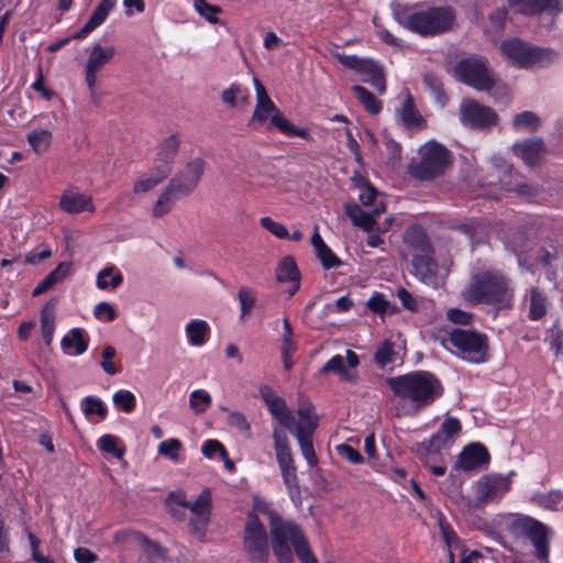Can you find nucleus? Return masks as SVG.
<instances>
[{"instance_id":"obj_1","label":"nucleus","mask_w":563,"mask_h":563,"mask_svg":"<svg viewBox=\"0 0 563 563\" xmlns=\"http://www.w3.org/2000/svg\"><path fill=\"white\" fill-rule=\"evenodd\" d=\"M387 384L397 399L396 416L417 415L443 395L441 380L427 371H416L390 377Z\"/></svg>"},{"instance_id":"obj_2","label":"nucleus","mask_w":563,"mask_h":563,"mask_svg":"<svg viewBox=\"0 0 563 563\" xmlns=\"http://www.w3.org/2000/svg\"><path fill=\"white\" fill-rule=\"evenodd\" d=\"M264 401L271 415L277 420L278 424L273 429V441L276 453V461L283 477V482L291 499L300 495L297 468L290 450L289 440L283 428L292 431L295 418L288 409L285 400L273 391L263 394Z\"/></svg>"},{"instance_id":"obj_3","label":"nucleus","mask_w":563,"mask_h":563,"mask_svg":"<svg viewBox=\"0 0 563 563\" xmlns=\"http://www.w3.org/2000/svg\"><path fill=\"white\" fill-rule=\"evenodd\" d=\"M461 295L472 306L484 303L498 311L510 310L514 306L515 288L501 272L486 269L473 274Z\"/></svg>"},{"instance_id":"obj_4","label":"nucleus","mask_w":563,"mask_h":563,"mask_svg":"<svg viewBox=\"0 0 563 563\" xmlns=\"http://www.w3.org/2000/svg\"><path fill=\"white\" fill-rule=\"evenodd\" d=\"M393 14L399 24L421 35L445 32L455 20V13L451 8H428L413 11L400 4H395L393 5Z\"/></svg>"},{"instance_id":"obj_5","label":"nucleus","mask_w":563,"mask_h":563,"mask_svg":"<svg viewBox=\"0 0 563 563\" xmlns=\"http://www.w3.org/2000/svg\"><path fill=\"white\" fill-rule=\"evenodd\" d=\"M253 84L256 95V104L249 122L252 128L258 129L265 126L268 130L277 129L286 136H298L305 140L310 139V133L307 129L295 126L284 117L257 77L253 78Z\"/></svg>"},{"instance_id":"obj_6","label":"nucleus","mask_w":563,"mask_h":563,"mask_svg":"<svg viewBox=\"0 0 563 563\" xmlns=\"http://www.w3.org/2000/svg\"><path fill=\"white\" fill-rule=\"evenodd\" d=\"M294 548L301 563H318L302 530L295 522H272V549L279 563H292Z\"/></svg>"},{"instance_id":"obj_7","label":"nucleus","mask_w":563,"mask_h":563,"mask_svg":"<svg viewBox=\"0 0 563 563\" xmlns=\"http://www.w3.org/2000/svg\"><path fill=\"white\" fill-rule=\"evenodd\" d=\"M507 532L516 540L529 539L534 548L536 558L541 563H549L551 530L539 520L512 515L505 521Z\"/></svg>"},{"instance_id":"obj_8","label":"nucleus","mask_w":563,"mask_h":563,"mask_svg":"<svg viewBox=\"0 0 563 563\" xmlns=\"http://www.w3.org/2000/svg\"><path fill=\"white\" fill-rule=\"evenodd\" d=\"M442 344L465 361L483 363L487 360V342L481 333L455 329L442 340Z\"/></svg>"},{"instance_id":"obj_9","label":"nucleus","mask_w":563,"mask_h":563,"mask_svg":"<svg viewBox=\"0 0 563 563\" xmlns=\"http://www.w3.org/2000/svg\"><path fill=\"white\" fill-rule=\"evenodd\" d=\"M500 52L508 63L518 68L541 66L554 57L552 51L534 47L517 37L504 41Z\"/></svg>"},{"instance_id":"obj_10","label":"nucleus","mask_w":563,"mask_h":563,"mask_svg":"<svg viewBox=\"0 0 563 563\" xmlns=\"http://www.w3.org/2000/svg\"><path fill=\"white\" fill-rule=\"evenodd\" d=\"M379 196L380 192L373 186L366 187L364 190L358 192V200L364 207L373 206L371 211H364L355 202H346L344 205L345 213L355 227L365 231L374 230L376 218L385 212V203L378 199Z\"/></svg>"},{"instance_id":"obj_11","label":"nucleus","mask_w":563,"mask_h":563,"mask_svg":"<svg viewBox=\"0 0 563 563\" xmlns=\"http://www.w3.org/2000/svg\"><path fill=\"white\" fill-rule=\"evenodd\" d=\"M420 159L409 165L411 176L419 179H430L442 174L450 162L449 151L435 143H426L420 150Z\"/></svg>"},{"instance_id":"obj_12","label":"nucleus","mask_w":563,"mask_h":563,"mask_svg":"<svg viewBox=\"0 0 563 563\" xmlns=\"http://www.w3.org/2000/svg\"><path fill=\"white\" fill-rule=\"evenodd\" d=\"M243 551L253 563H266L269 556V542L266 529L257 516L247 517L244 534Z\"/></svg>"},{"instance_id":"obj_13","label":"nucleus","mask_w":563,"mask_h":563,"mask_svg":"<svg viewBox=\"0 0 563 563\" xmlns=\"http://www.w3.org/2000/svg\"><path fill=\"white\" fill-rule=\"evenodd\" d=\"M461 432V423L457 418L448 417L441 423L438 432L433 434L428 442L421 443L418 453L421 461L429 464V457L433 460L435 455L449 444H451Z\"/></svg>"},{"instance_id":"obj_14","label":"nucleus","mask_w":563,"mask_h":563,"mask_svg":"<svg viewBox=\"0 0 563 563\" xmlns=\"http://www.w3.org/2000/svg\"><path fill=\"white\" fill-rule=\"evenodd\" d=\"M510 477L501 474H486L474 484L475 504L483 506L498 503L510 489Z\"/></svg>"},{"instance_id":"obj_15","label":"nucleus","mask_w":563,"mask_h":563,"mask_svg":"<svg viewBox=\"0 0 563 563\" xmlns=\"http://www.w3.org/2000/svg\"><path fill=\"white\" fill-rule=\"evenodd\" d=\"M87 52L88 56L85 63V81L90 90L91 101L97 104L98 101L95 95L97 76L101 71L102 67L113 59L115 55V47L112 45L103 46L101 44H93L87 49Z\"/></svg>"},{"instance_id":"obj_16","label":"nucleus","mask_w":563,"mask_h":563,"mask_svg":"<svg viewBox=\"0 0 563 563\" xmlns=\"http://www.w3.org/2000/svg\"><path fill=\"white\" fill-rule=\"evenodd\" d=\"M456 75L463 82L477 90H488L495 79L482 58H467L461 60L456 66Z\"/></svg>"},{"instance_id":"obj_17","label":"nucleus","mask_w":563,"mask_h":563,"mask_svg":"<svg viewBox=\"0 0 563 563\" xmlns=\"http://www.w3.org/2000/svg\"><path fill=\"white\" fill-rule=\"evenodd\" d=\"M496 112L475 100L464 99L460 106V120L463 125L473 129H487L497 123Z\"/></svg>"},{"instance_id":"obj_18","label":"nucleus","mask_w":563,"mask_h":563,"mask_svg":"<svg viewBox=\"0 0 563 563\" xmlns=\"http://www.w3.org/2000/svg\"><path fill=\"white\" fill-rule=\"evenodd\" d=\"M205 167L206 163L202 158H192L169 180L170 189H175L183 197L190 195L197 188Z\"/></svg>"},{"instance_id":"obj_19","label":"nucleus","mask_w":563,"mask_h":563,"mask_svg":"<svg viewBox=\"0 0 563 563\" xmlns=\"http://www.w3.org/2000/svg\"><path fill=\"white\" fill-rule=\"evenodd\" d=\"M405 249L402 257L405 260H412L428 254H433L432 246L424 230L420 227H410L404 235Z\"/></svg>"},{"instance_id":"obj_20","label":"nucleus","mask_w":563,"mask_h":563,"mask_svg":"<svg viewBox=\"0 0 563 563\" xmlns=\"http://www.w3.org/2000/svg\"><path fill=\"white\" fill-rule=\"evenodd\" d=\"M58 207L62 211L70 214L93 213L96 211L92 197L75 187H69L63 191Z\"/></svg>"},{"instance_id":"obj_21","label":"nucleus","mask_w":563,"mask_h":563,"mask_svg":"<svg viewBox=\"0 0 563 563\" xmlns=\"http://www.w3.org/2000/svg\"><path fill=\"white\" fill-rule=\"evenodd\" d=\"M489 454L481 443H471L459 453L454 467L464 472L474 471L487 465Z\"/></svg>"},{"instance_id":"obj_22","label":"nucleus","mask_w":563,"mask_h":563,"mask_svg":"<svg viewBox=\"0 0 563 563\" xmlns=\"http://www.w3.org/2000/svg\"><path fill=\"white\" fill-rule=\"evenodd\" d=\"M187 508L191 512L189 525L192 532L200 539L203 538L206 527L209 522L210 493L207 490L202 492L192 504L189 503V507Z\"/></svg>"},{"instance_id":"obj_23","label":"nucleus","mask_w":563,"mask_h":563,"mask_svg":"<svg viewBox=\"0 0 563 563\" xmlns=\"http://www.w3.org/2000/svg\"><path fill=\"white\" fill-rule=\"evenodd\" d=\"M275 276L278 283L289 285L287 289L289 296L295 295L299 290L301 275L292 256L286 255L278 261Z\"/></svg>"},{"instance_id":"obj_24","label":"nucleus","mask_w":563,"mask_h":563,"mask_svg":"<svg viewBox=\"0 0 563 563\" xmlns=\"http://www.w3.org/2000/svg\"><path fill=\"white\" fill-rule=\"evenodd\" d=\"M433 254L409 260L411 263L410 273L422 284L438 287V264L433 260Z\"/></svg>"},{"instance_id":"obj_25","label":"nucleus","mask_w":563,"mask_h":563,"mask_svg":"<svg viewBox=\"0 0 563 563\" xmlns=\"http://www.w3.org/2000/svg\"><path fill=\"white\" fill-rule=\"evenodd\" d=\"M507 2L515 11L527 15L541 12L558 14L563 11L562 0H507Z\"/></svg>"},{"instance_id":"obj_26","label":"nucleus","mask_w":563,"mask_h":563,"mask_svg":"<svg viewBox=\"0 0 563 563\" xmlns=\"http://www.w3.org/2000/svg\"><path fill=\"white\" fill-rule=\"evenodd\" d=\"M514 154L521 158L526 165H537L545 154L544 144L540 139H526L512 145Z\"/></svg>"},{"instance_id":"obj_27","label":"nucleus","mask_w":563,"mask_h":563,"mask_svg":"<svg viewBox=\"0 0 563 563\" xmlns=\"http://www.w3.org/2000/svg\"><path fill=\"white\" fill-rule=\"evenodd\" d=\"M179 140L176 135L166 137L159 145L153 167L158 172L166 170V176L170 174L172 166L179 148Z\"/></svg>"},{"instance_id":"obj_28","label":"nucleus","mask_w":563,"mask_h":563,"mask_svg":"<svg viewBox=\"0 0 563 563\" xmlns=\"http://www.w3.org/2000/svg\"><path fill=\"white\" fill-rule=\"evenodd\" d=\"M526 301L529 306L528 317L533 321L541 320L548 313L551 305L547 294L538 287H531L527 290Z\"/></svg>"},{"instance_id":"obj_29","label":"nucleus","mask_w":563,"mask_h":563,"mask_svg":"<svg viewBox=\"0 0 563 563\" xmlns=\"http://www.w3.org/2000/svg\"><path fill=\"white\" fill-rule=\"evenodd\" d=\"M115 2L117 0H102L82 29L73 35V38L82 40L101 25L115 5Z\"/></svg>"},{"instance_id":"obj_30","label":"nucleus","mask_w":563,"mask_h":563,"mask_svg":"<svg viewBox=\"0 0 563 563\" xmlns=\"http://www.w3.org/2000/svg\"><path fill=\"white\" fill-rule=\"evenodd\" d=\"M166 170L167 169H162L158 172L152 167L147 172L140 174L133 183V194L136 196H143L152 191L156 186H158L163 180L167 178Z\"/></svg>"},{"instance_id":"obj_31","label":"nucleus","mask_w":563,"mask_h":563,"mask_svg":"<svg viewBox=\"0 0 563 563\" xmlns=\"http://www.w3.org/2000/svg\"><path fill=\"white\" fill-rule=\"evenodd\" d=\"M210 325L206 320L192 319L185 325L186 341L190 346L200 347L210 336Z\"/></svg>"},{"instance_id":"obj_32","label":"nucleus","mask_w":563,"mask_h":563,"mask_svg":"<svg viewBox=\"0 0 563 563\" xmlns=\"http://www.w3.org/2000/svg\"><path fill=\"white\" fill-rule=\"evenodd\" d=\"M133 536L148 563H164L166 561V550L162 545L142 533L136 532Z\"/></svg>"},{"instance_id":"obj_33","label":"nucleus","mask_w":563,"mask_h":563,"mask_svg":"<svg viewBox=\"0 0 563 563\" xmlns=\"http://www.w3.org/2000/svg\"><path fill=\"white\" fill-rule=\"evenodd\" d=\"M60 344L65 353L69 355H80L86 352L88 340L82 329L74 328L63 336Z\"/></svg>"},{"instance_id":"obj_34","label":"nucleus","mask_w":563,"mask_h":563,"mask_svg":"<svg viewBox=\"0 0 563 563\" xmlns=\"http://www.w3.org/2000/svg\"><path fill=\"white\" fill-rule=\"evenodd\" d=\"M311 243L314 249L317 257L320 260L322 266L325 269L338 267L341 265L338 256L331 251V249L324 243L318 229L316 228L314 233L311 238Z\"/></svg>"},{"instance_id":"obj_35","label":"nucleus","mask_w":563,"mask_h":563,"mask_svg":"<svg viewBox=\"0 0 563 563\" xmlns=\"http://www.w3.org/2000/svg\"><path fill=\"white\" fill-rule=\"evenodd\" d=\"M365 64H367L365 69H360L358 74L364 76L365 82L372 85L379 95H383L386 91V81L382 68L372 59L365 58Z\"/></svg>"},{"instance_id":"obj_36","label":"nucleus","mask_w":563,"mask_h":563,"mask_svg":"<svg viewBox=\"0 0 563 563\" xmlns=\"http://www.w3.org/2000/svg\"><path fill=\"white\" fill-rule=\"evenodd\" d=\"M290 432L297 439L301 453L307 463L310 466H314L318 460L313 449L311 437L312 432H307L306 429L301 426H296Z\"/></svg>"},{"instance_id":"obj_37","label":"nucleus","mask_w":563,"mask_h":563,"mask_svg":"<svg viewBox=\"0 0 563 563\" xmlns=\"http://www.w3.org/2000/svg\"><path fill=\"white\" fill-rule=\"evenodd\" d=\"M374 358L379 367L393 365L402 358L400 346H396L395 343L386 340L375 352Z\"/></svg>"},{"instance_id":"obj_38","label":"nucleus","mask_w":563,"mask_h":563,"mask_svg":"<svg viewBox=\"0 0 563 563\" xmlns=\"http://www.w3.org/2000/svg\"><path fill=\"white\" fill-rule=\"evenodd\" d=\"M123 283L122 273L113 265H108L97 274L96 285L99 289H117Z\"/></svg>"},{"instance_id":"obj_39","label":"nucleus","mask_w":563,"mask_h":563,"mask_svg":"<svg viewBox=\"0 0 563 563\" xmlns=\"http://www.w3.org/2000/svg\"><path fill=\"white\" fill-rule=\"evenodd\" d=\"M179 197L178 192L175 189H170L168 184L155 201L152 208V216L154 218H162L172 210L175 200Z\"/></svg>"},{"instance_id":"obj_40","label":"nucleus","mask_w":563,"mask_h":563,"mask_svg":"<svg viewBox=\"0 0 563 563\" xmlns=\"http://www.w3.org/2000/svg\"><path fill=\"white\" fill-rule=\"evenodd\" d=\"M531 500L539 507L559 511L563 508V492L551 490L548 493H536L531 496Z\"/></svg>"},{"instance_id":"obj_41","label":"nucleus","mask_w":563,"mask_h":563,"mask_svg":"<svg viewBox=\"0 0 563 563\" xmlns=\"http://www.w3.org/2000/svg\"><path fill=\"white\" fill-rule=\"evenodd\" d=\"M41 330L42 336L46 345H49L53 341L55 331V313L54 305L47 303L43 307L41 312Z\"/></svg>"},{"instance_id":"obj_42","label":"nucleus","mask_w":563,"mask_h":563,"mask_svg":"<svg viewBox=\"0 0 563 563\" xmlns=\"http://www.w3.org/2000/svg\"><path fill=\"white\" fill-rule=\"evenodd\" d=\"M97 448L104 452L112 454L117 459H122L125 453V448L121 440L113 434H103L97 441Z\"/></svg>"},{"instance_id":"obj_43","label":"nucleus","mask_w":563,"mask_h":563,"mask_svg":"<svg viewBox=\"0 0 563 563\" xmlns=\"http://www.w3.org/2000/svg\"><path fill=\"white\" fill-rule=\"evenodd\" d=\"M27 142L36 154H42L52 143V132L45 129L34 130L27 134Z\"/></svg>"},{"instance_id":"obj_44","label":"nucleus","mask_w":563,"mask_h":563,"mask_svg":"<svg viewBox=\"0 0 563 563\" xmlns=\"http://www.w3.org/2000/svg\"><path fill=\"white\" fill-rule=\"evenodd\" d=\"M399 114L401 122L408 129L418 128L422 123V118L416 110L410 96L406 97Z\"/></svg>"},{"instance_id":"obj_45","label":"nucleus","mask_w":563,"mask_h":563,"mask_svg":"<svg viewBox=\"0 0 563 563\" xmlns=\"http://www.w3.org/2000/svg\"><path fill=\"white\" fill-rule=\"evenodd\" d=\"M540 125L539 117L531 111H523L512 120V126L518 132H533Z\"/></svg>"},{"instance_id":"obj_46","label":"nucleus","mask_w":563,"mask_h":563,"mask_svg":"<svg viewBox=\"0 0 563 563\" xmlns=\"http://www.w3.org/2000/svg\"><path fill=\"white\" fill-rule=\"evenodd\" d=\"M211 401V395L205 389H195L189 394V408L195 415L206 412Z\"/></svg>"},{"instance_id":"obj_47","label":"nucleus","mask_w":563,"mask_h":563,"mask_svg":"<svg viewBox=\"0 0 563 563\" xmlns=\"http://www.w3.org/2000/svg\"><path fill=\"white\" fill-rule=\"evenodd\" d=\"M80 407L86 417L96 415L100 419H104L108 413L106 404L100 398L95 396H86L82 398Z\"/></svg>"},{"instance_id":"obj_48","label":"nucleus","mask_w":563,"mask_h":563,"mask_svg":"<svg viewBox=\"0 0 563 563\" xmlns=\"http://www.w3.org/2000/svg\"><path fill=\"white\" fill-rule=\"evenodd\" d=\"M353 92L361 104L372 114L382 110V101L376 99L368 90L360 85L353 86Z\"/></svg>"},{"instance_id":"obj_49","label":"nucleus","mask_w":563,"mask_h":563,"mask_svg":"<svg viewBox=\"0 0 563 563\" xmlns=\"http://www.w3.org/2000/svg\"><path fill=\"white\" fill-rule=\"evenodd\" d=\"M240 302V319L250 316L256 302V291L250 287L242 286L238 292Z\"/></svg>"},{"instance_id":"obj_50","label":"nucleus","mask_w":563,"mask_h":563,"mask_svg":"<svg viewBox=\"0 0 563 563\" xmlns=\"http://www.w3.org/2000/svg\"><path fill=\"white\" fill-rule=\"evenodd\" d=\"M344 357L341 355H334L332 358H330L322 367V373H336L341 376L344 380H353L354 375L344 366Z\"/></svg>"},{"instance_id":"obj_51","label":"nucleus","mask_w":563,"mask_h":563,"mask_svg":"<svg viewBox=\"0 0 563 563\" xmlns=\"http://www.w3.org/2000/svg\"><path fill=\"white\" fill-rule=\"evenodd\" d=\"M113 405L123 412H131L136 406L135 395L126 389L118 390L112 396Z\"/></svg>"},{"instance_id":"obj_52","label":"nucleus","mask_w":563,"mask_h":563,"mask_svg":"<svg viewBox=\"0 0 563 563\" xmlns=\"http://www.w3.org/2000/svg\"><path fill=\"white\" fill-rule=\"evenodd\" d=\"M181 448L183 443L180 440L170 438L158 444L157 452L158 454L169 459L172 462L177 463L179 461Z\"/></svg>"},{"instance_id":"obj_53","label":"nucleus","mask_w":563,"mask_h":563,"mask_svg":"<svg viewBox=\"0 0 563 563\" xmlns=\"http://www.w3.org/2000/svg\"><path fill=\"white\" fill-rule=\"evenodd\" d=\"M297 413L302 421L300 426L303 427L307 432H313L317 428V418L313 415V407L311 404H300ZM295 426L299 424L295 422Z\"/></svg>"},{"instance_id":"obj_54","label":"nucleus","mask_w":563,"mask_h":563,"mask_svg":"<svg viewBox=\"0 0 563 563\" xmlns=\"http://www.w3.org/2000/svg\"><path fill=\"white\" fill-rule=\"evenodd\" d=\"M196 12L210 23H218L217 15L221 12L220 7L208 3L205 0H192Z\"/></svg>"},{"instance_id":"obj_55","label":"nucleus","mask_w":563,"mask_h":563,"mask_svg":"<svg viewBox=\"0 0 563 563\" xmlns=\"http://www.w3.org/2000/svg\"><path fill=\"white\" fill-rule=\"evenodd\" d=\"M438 521L441 536L449 548V552H454V550H457L460 548V540L456 533L442 516L439 517Z\"/></svg>"},{"instance_id":"obj_56","label":"nucleus","mask_w":563,"mask_h":563,"mask_svg":"<svg viewBox=\"0 0 563 563\" xmlns=\"http://www.w3.org/2000/svg\"><path fill=\"white\" fill-rule=\"evenodd\" d=\"M260 224L277 239H287L289 236L286 225L282 222L275 221L271 217H262L260 219Z\"/></svg>"},{"instance_id":"obj_57","label":"nucleus","mask_w":563,"mask_h":563,"mask_svg":"<svg viewBox=\"0 0 563 563\" xmlns=\"http://www.w3.org/2000/svg\"><path fill=\"white\" fill-rule=\"evenodd\" d=\"M297 345L294 339L292 329L290 327L288 318L283 319V334H282V354L295 353Z\"/></svg>"},{"instance_id":"obj_58","label":"nucleus","mask_w":563,"mask_h":563,"mask_svg":"<svg viewBox=\"0 0 563 563\" xmlns=\"http://www.w3.org/2000/svg\"><path fill=\"white\" fill-rule=\"evenodd\" d=\"M253 509L255 512H260V514H264L268 517V520H269V531L272 532V522H273V519L274 517L280 521V522H285V520H283L278 515L277 512H275L274 510L271 509V506L269 504L260 498V497H254V503H253ZM286 522H290L289 520H286Z\"/></svg>"},{"instance_id":"obj_59","label":"nucleus","mask_w":563,"mask_h":563,"mask_svg":"<svg viewBox=\"0 0 563 563\" xmlns=\"http://www.w3.org/2000/svg\"><path fill=\"white\" fill-rule=\"evenodd\" d=\"M391 224V219L387 218L385 220V223L383 225L377 224V222L374 224V230L367 231V245L371 247H378L383 244V239L379 236V233H384L388 231L389 227Z\"/></svg>"},{"instance_id":"obj_60","label":"nucleus","mask_w":563,"mask_h":563,"mask_svg":"<svg viewBox=\"0 0 563 563\" xmlns=\"http://www.w3.org/2000/svg\"><path fill=\"white\" fill-rule=\"evenodd\" d=\"M335 450L341 457H343L344 460L352 464L363 463V456L361 455V453L350 444H339L336 445Z\"/></svg>"},{"instance_id":"obj_61","label":"nucleus","mask_w":563,"mask_h":563,"mask_svg":"<svg viewBox=\"0 0 563 563\" xmlns=\"http://www.w3.org/2000/svg\"><path fill=\"white\" fill-rule=\"evenodd\" d=\"M201 452L208 459H213L218 453L222 459H227V450L218 440H207L201 446Z\"/></svg>"},{"instance_id":"obj_62","label":"nucleus","mask_w":563,"mask_h":563,"mask_svg":"<svg viewBox=\"0 0 563 563\" xmlns=\"http://www.w3.org/2000/svg\"><path fill=\"white\" fill-rule=\"evenodd\" d=\"M93 312H95V316L97 319L104 321V322L113 321L117 318L114 308L110 303L104 302V301L99 302L95 307Z\"/></svg>"},{"instance_id":"obj_63","label":"nucleus","mask_w":563,"mask_h":563,"mask_svg":"<svg viewBox=\"0 0 563 563\" xmlns=\"http://www.w3.org/2000/svg\"><path fill=\"white\" fill-rule=\"evenodd\" d=\"M115 349L111 345H108L102 351V362L101 367L108 375H115L117 374V367L111 362V358L115 356Z\"/></svg>"},{"instance_id":"obj_64","label":"nucleus","mask_w":563,"mask_h":563,"mask_svg":"<svg viewBox=\"0 0 563 563\" xmlns=\"http://www.w3.org/2000/svg\"><path fill=\"white\" fill-rule=\"evenodd\" d=\"M353 305L352 299L349 296H343L336 299L335 301L328 303L324 306V312L325 313H332V312H345L347 311Z\"/></svg>"}]
</instances>
